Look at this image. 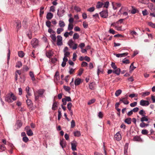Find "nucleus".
Wrapping results in <instances>:
<instances>
[{
	"mask_svg": "<svg viewBox=\"0 0 155 155\" xmlns=\"http://www.w3.org/2000/svg\"><path fill=\"white\" fill-rule=\"evenodd\" d=\"M31 42L32 47L34 48H35L38 45V41L36 38H34L32 40Z\"/></svg>",
	"mask_w": 155,
	"mask_h": 155,
	"instance_id": "20e7f679",
	"label": "nucleus"
},
{
	"mask_svg": "<svg viewBox=\"0 0 155 155\" xmlns=\"http://www.w3.org/2000/svg\"><path fill=\"white\" fill-rule=\"evenodd\" d=\"M10 95L11 99H12L13 101H15L16 100V97L13 94L11 93Z\"/></svg>",
	"mask_w": 155,
	"mask_h": 155,
	"instance_id": "79ce46f5",
	"label": "nucleus"
},
{
	"mask_svg": "<svg viewBox=\"0 0 155 155\" xmlns=\"http://www.w3.org/2000/svg\"><path fill=\"white\" fill-rule=\"evenodd\" d=\"M120 101L123 103L125 104H129V102L127 101V98L126 97H124L120 99Z\"/></svg>",
	"mask_w": 155,
	"mask_h": 155,
	"instance_id": "4468645a",
	"label": "nucleus"
},
{
	"mask_svg": "<svg viewBox=\"0 0 155 155\" xmlns=\"http://www.w3.org/2000/svg\"><path fill=\"white\" fill-rule=\"evenodd\" d=\"M51 23L49 21H47L46 22V25L48 28H50L51 26Z\"/></svg>",
	"mask_w": 155,
	"mask_h": 155,
	"instance_id": "49530a36",
	"label": "nucleus"
},
{
	"mask_svg": "<svg viewBox=\"0 0 155 155\" xmlns=\"http://www.w3.org/2000/svg\"><path fill=\"white\" fill-rule=\"evenodd\" d=\"M64 88L67 91H69L70 90V88L69 87L64 86Z\"/></svg>",
	"mask_w": 155,
	"mask_h": 155,
	"instance_id": "603ef678",
	"label": "nucleus"
},
{
	"mask_svg": "<svg viewBox=\"0 0 155 155\" xmlns=\"http://www.w3.org/2000/svg\"><path fill=\"white\" fill-rule=\"evenodd\" d=\"M95 8L94 7H92L87 9V11L90 12H92L94 11Z\"/></svg>",
	"mask_w": 155,
	"mask_h": 155,
	"instance_id": "4d7b16f0",
	"label": "nucleus"
},
{
	"mask_svg": "<svg viewBox=\"0 0 155 155\" xmlns=\"http://www.w3.org/2000/svg\"><path fill=\"white\" fill-rule=\"evenodd\" d=\"M109 4V2L107 1L105 2L104 3V7L107 8L108 7Z\"/></svg>",
	"mask_w": 155,
	"mask_h": 155,
	"instance_id": "0e129e2a",
	"label": "nucleus"
},
{
	"mask_svg": "<svg viewBox=\"0 0 155 155\" xmlns=\"http://www.w3.org/2000/svg\"><path fill=\"white\" fill-rule=\"evenodd\" d=\"M79 37V35L77 33H75L74 34L73 36V38L74 39H78Z\"/></svg>",
	"mask_w": 155,
	"mask_h": 155,
	"instance_id": "ea45409f",
	"label": "nucleus"
},
{
	"mask_svg": "<svg viewBox=\"0 0 155 155\" xmlns=\"http://www.w3.org/2000/svg\"><path fill=\"white\" fill-rule=\"evenodd\" d=\"M140 104L142 106H146L149 105V102L148 101L142 100L140 101Z\"/></svg>",
	"mask_w": 155,
	"mask_h": 155,
	"instance_id": "423d86ee",
	"label": "nucleus"
},
{
	"mask_svg": "<svg viewBox=\"0 0 155 155\" xmlns=\"http://www.w3.org/2000/svg\"><path fill=\"white\" fill-rule=\"evenodd\" d=\"M18 56L21 58L23 57L24 56V54L22 51H19L18 52Z\"/></svg>",
	"mask_w": 155,
	"mask_h": 155,
	"instance_id": "f704fd0d",
	"label": "nucleus"
},
{
	"mask_svg": "<svg viewBox=\"0 0 155 155\" xmlns=\"http://www.w3.org/2000/svg\"><path fill=\"white\" fill-rule=\"evenodd\" d=\"M71 149L73 151L76 150V147L77 146V143L76 141H74L73 143H71Z\"/></svg>",
	"mask_w": 155,
	"mask_h": 155,
	"instance_id": "1a4fd4ad",
	"label": "nucleus"
},
{
	"mask_svg": "<svg viewBox=\"0 0 155 155\" xmlns=\"http://www.w3.org/2000/svg\"><path fill=\"white\" fill-rule=\"evenodd\" d=\"M74 9L77 12H80L81 10L80 8L76 6L74 7Z\"/></svg>",
	"mask_w": 155,
	"mask_h": 155,
	"instance_id": "e2e57ef3",
	"label": "nucleus"
},
{
	"mask_svg": "<svg viewBox=\"0 0 155 155\" xmlns=\"http://www.w3.org/2000/svg\"><path fill=\"white\" fill-rule=\"evenodd\" d=\"M103 5L104 4L102 2H98L97 4L96 7L98 8H100L102 7Z\"/></svg>",
	"mask_w": 155,
	"mask_h": 155,
	"instance_id": "5701e85b",
	"label": "nucleus"
},
{
	"mask_svg": "<svg viewBox=\"0 0 155 155\" xmlns=\"http://www.w3.org/2000/svg\"><path fill=\"white\" fill-rule=\"evenodd\" d=\"M26 102L28 105L29 106H31V105H32V101L30 100L27 99L26 101Z\"/></svg>",
	"mask_w": 155,
	"mask_h": 155,
	"instance_id": "a19ab883",
	"label": "nucleus"
},
{
	"mask_svg": "<svg viewBox=\"0 0 155 155\" xmlns=\"http://www.w3.org/2000/svg\"><path fill=\"white\" fill-rule=\"evenodd\" d=\"M62 38L61 35H59L57 36V44L58 46H61L62 45Z\"/></svg>",
	"mask_w": 155,
	"mask_h": 155,
	"instance_id": "7ed1b4c3",
	"label": "nucleus"
},
{
	"mask_svg": "<svg viewBox=\"0 0 155 155\" xmlns=\"http://www.w3.org/2000/svg\"><path fill=\"white\" fill-rule=\"evenodd\" d=\"M114 138L117 141L120 140L121 138L120 134L119 132H117L114 136Z\"/></svg>",
	"mask_w": 155,
	"mask_h": 155,
	"instance_id": "9b49d317",
	"label": "nucleus"
},
{
	"mask_svg": "<svg viewBox=\"0 0 155 155\" xmlns=\"http://www.w3.org/2000/svg\"><path fill=\"white\" fill-rule=\"evenodd\" d=\"M29 75L31 78V80L33 81H35V76H34V75L33 72L32 71H30Z\"/></svg>",
	"mask_w": 155,
	"mask_h": 155,
	"instance_id": "bb28decb",
	"label": "nucleus"
},
{
	"mask_svg": "<svg viewBox=\"0 0 155 155\" xmlns=\"http://www.w3.org/2000/svg\"><path fill=\"white\" fill-rule=\"evenodd\" d=\"M22 66V63L20 61H18L16 65V67L19 68Z\"/></svg>",
	"mask_w": 155,
	"mask_h": 155,
	"instance_id": "c9c22d12",
	"label": "nucleus"
},
{
	"mask_svg": "<svg viewBox=\"0 0 155 155\" xmlns=\"http://www.w3.org/2000/svg\"><path fill=\"white\" fill-rule=\"evenodd\" d=\"M148 133V131L146 129L143 130L141 131V133L143 135L147 134Z\"/></svg>",
	"mask_w": 155,
	"mask_h": 155,
	"instance_id": "c03bdc74",
	"label": "nucleus"
},
{
	"mask_svg": "<svg viewBox=\"0 0 155 155\" xmlns=\"http://www.w3.org/2000/svg\"><path fill=\"white\" fill-rule=\"evenodd\" d=\"M114 70L113 71V73L116 74L117 75H119L120 73V69L119 68H117Z\"/></svg>",
	"mask_w": 155,
	"mask_h": 155,
	"instance_id": "aec40b11",
	"label": "nucleus"
},
{
	"mask_svg": "<svg viewBox=\"0 0 155 155\" xmlns=\"http://www.w3.org/2000/svg\"><path fill=\"white\" fill-rule=\"evenodd\" d=\"M53 52L51 50H49V51H47L46 53V56L50 58L51 56H53Z\"/></svg>",
	"mask_w": 155,
	"mask_h": 155,
	"instance_id": "f8f14e48",
	"label": "nucleus"
},
{
	"mask_svg": "<svg viewBox=\"0 0 155 155\" xmlns=\"http://www.w3.org/2000/svg\"><path fill=\"white\" fill-rule=\"evenodd\" d=\"M54 78L57 81L59 78V73L58 71L56 72L54 75Z\"/></svg>",
	"mask_w": 155,
	"mask_h": 155,
	"instance_id": "7c9ffc66",
	"label": "nucleus"
},
{
	"mask_svg": "<svg viewBox=\"0 0 155 155\" xmlns=\"http://www.w3.org/2000/svg\"><path fill=\"white\" fill-rule=\"evenodd\" d=\"M45 92V90L43 89H40L38 91L36 92V93L38 94L39 95L40 97H42L43 96V94Z\"/></svg>",
	"mask_w": 155,
	"mask_h": 155,
	"instance_id": "2eb2a0df",
	"label": "nucleus"
},
{
	"mask_svg": "<svg viewBox=\"0 0 155 155\" xmlns=\"http://www.w3.org/2000/svg\"><path fill=\"white\" fill-rule=\"evenodd\" d=\"M74 136L75 137H79L81 135V134L80 131H76L74 132Z\"/></svg>",
	"mask_w": 155,
	"mask_h": 155,
	"instance_id": "2f4dec72",
	"label": "nucleus"
},
{
	"mask_svg": "<svg viewBox=\"0 0 155 155\" xmlns=\"http://www.w3.org/2000/svg\"><path fill=\"white\" fill-rule=\"evenodd\" d=\"M5 100L9 103H11L13 102L10 96H6L5 98Z\"/></svg>",
	"mask_w": 155,
	"mask_h": 155,
	"instance_id": "a878e982",
	"label": "nucleus"
},
{
	"mask_svg": "<svg viewBox=\"0 0 155 155\" xmlns=\"http://www.w3.org/2000/svg\"><path fill=\"white\" fill-rule=\"evenodd\" d=\"M77 56V55L75 53H74L73 54V57L72 58V60L74 61H75L76 60Z\"/></svg>",
	"mask_w": 155,
	"mask_h": 155,
	"instance_id": "774afa93",
	"label": "nucleus"
},
{
	"mask_svg": "<svg viewBox=\"0 0 155 155\" xmlns=\"http://www.w3.org/2000/svg\"><path fill=\"white\" fill-rule=\"evenodd\" d=\"M27 134L28 136H31L33 134V133L31 129H29L26 131Z\"/></svg>",
	"mask_w": 155,
	"mask_h": 155,
	"instance_id": "473e14b6",
	"label": "nucleus"
},
{
	"mask_svg": "<svg viewBox=\"0 0 155 155\" xmlns=\"http://www.w3.org/2000/svg\"><path fill=\"white\" fill-rule=\"evenodd\" d=\"M122 62L124 64H128L130 63V61L128 59H126L125 58L122 61Z\"/></svg>",
	"mask_w": 155,
	"mask_h": 155,
	"instance_id": "58836bf2",
	"label": "nucleus"
},
{
	"mask_svg": "<svg viewBox=\"0 0 155 155\" xmlns=\"http://www.w3.org/2000/svg\"><path fill=\"white\" fill-rule=\"evenodd\" d=\"M100 14L102 18H106L108 16V13L107 10L103 11L100 13Z\"/></svg>",
	"mask_w": 155,
	"mask_h": 155,
	"instance_id": "39448f33",
	"label": "nucleus"
},
{
	"mask_svg": "<svg viewBox=\"0 0 155 155\" xmlns=\"http://www.w3.org/2000/svg\"><path fill=\"white\" fill-rule=\"evenodd\" d=\"M60 143L62 148H63L66 146V142L64 141V139H63L60 140Z\"/></svg>",
	"mask_w": 155,
	"mask_h": 155,
	"instance_id": "dca6fc26",
	"label": "nucleus"
},
{
	"mask_svg": "<svg viewBox=\"0 0 155 155\" xmlns=\"http://www.w3.org/2000/svg\"><path fill=\"white\" fill-rule=\"evenodd\" d=\"M137 104V102H134L132 103H131L130 104V105L131 107H135Z\"/></svg>",
	"mask_w": 155,
	"mask_h": 155,
	"instance_id": "13d9d810",
	"label": "nucleus"
},
{
	"mask_svg": "<svg viewBox=\"0 0 155 155\" xmlns=\"http://www.w3.org/2000/svg\"><path fill=\"white\" fill-rule=\"evenodd\" d=\"M142 13L143 15H144V16L147 15L148 14V12H147V10L146 9H145L144 10L142 11Z\"/></svg>",
	"mask_w": 155,
	"mask_h": 155,
	"instance_id": "6e6d98bb",
	"label": "nucleus"
},
{
	"mask_svg": "<svg viewBox=\"0 0 155 155\" xmlns=\"http://www.w3.org/2000/svg\"><path fill=\"white\" fill-rule=\"evenodd\" d=\"M59 25L61 28H63L65 26V24L63 21L60 20L59 21Z\"/></svg>",
	"mask_w": 155,
	"mask_h": 155,
	"instance_id": "cd10ccee",
	"label": "nucleus"
},
{
	"mask_svg": "<svg viewBox=\"0 0 155 155\" xmlns=\"http://www.w3.org/2000/svg\"><path fill=\"white\" fill-rule=\"evenodd\" d=\"M15 23L17 24L16 28L18 29H19L21 27V22L19 20H17L15 21Z\"/></svg>",
	"mask_w": 155,
	"mask_h": 155,
	"instance_id": "6ab92c4d",
	"label": "nucleus"
},
{
	"mask_svg": "<svg viewBox=\"0 0 155 155\" xmlns=\"http://www.w3.org/2000/svg\"><path fill=\"white\" fill-rule=\"evenodd\" d=\"M48 32L50 33V34H56V32H55L53 31L51 28H49V29H48Z\"/></svg>",
	"mask_w": 155,
	"mask_h": 155,
	"instance_id": "de8ad7c7",
	"label": "nucleus"
},
{
	"mask_svg": "<svg viewBox=\"0 0 155 155\" xmlns=\"http://www.w3.org/2000/svg\"><path fill=\"white\" fill-rule=\"evenodd\" d=\"M88 64L86 62L83 61L82 63L81 66L82 67H86L87 66Z\"/></svg>",
	"mask_w": 155,
	"mask_h": 155,
	"instance_id": "338daca9",
	"label": "nucleus"
},
{
	"mask_svg": "<svg viewBox=\"0 0 155 155\" xmlns=\"http://www.w3.org/2000/svg\"><path fill=\"white\" fill-rule=\"evenodd\" d=\"M149 125L148 124H145V123H141L140 124V126L141 128H143L145 127L148 126Z\"/></svg>",
	"mask_w": 155,
	"mask_h": 155,
	"instance_id": "c85d7f7f",
	"label": "nucleus"
},
{
	"mask_svg": "<svg viewBox=\"0 0 155 155\" xmlns=\"http://www.w3.org/2000/svg\"><path fill=\"white\" fill-rule=\"evenodd\" d=\"M95 101V99H93L90 100L88 102L87 104L88 105H90L94 103Z\"/></svg>",
	"mask_w": 155,
	"mask_h": 155,
	"instance_id": "37998d69",
	"label": "nucleus"
},
{
	"mask_svg": "<svg viewBox=\"0 0 155 155\" xmlns=\"http://www.w3.org/2000/svg\"><path fill=\"white\" fill-rule=\"evenodd\" d=\"M122 91L120 89L117 90L115 93V95L116 97L118 96L121 93Z\"/></svg>",
	"mask_w": 155,
	"mask_h": 155,
	"instance_id": "c756f323",
	"label": "nucleus"
},
{
	"mask_svg": "<svg viewBox=\"0 0 155 155\" xmlns=\"http://www.w3.org/2000/svg\"><path fill=\"white\" fill-rule=\"evenodd\" d=\"M23 140L25 143L27 142L29 140L28 138L26 136L23 137L22 138Z\"/></svg>",
	"mask_w": 155,
	"mask_h": 155,
	"instance_id": "3c124183",
	"label": "nucleus"
},
{
	"mask_svg": "<svg viewBox=\"0 0 155 155\" xmlns=\"http://www.w3.org/2000/svg\"><path fill=\"white\" fill-rule=\"evenodd\" d=\"M72 106V103L71 102L68 103L67 105V107L70 111V115L71 116L73 114L72 110H71V107Z\"/></svg>",
	"mask_w": 155,
	"mask_h": 155,
	"instance_id": "0eeeda50",
	"label": "nucleus"
},
{
	"mask_svg": "<svg viewBox=\"0 0 155 155\" xmlns=\"http://www.w3.org/2000/svg\"><path fill=\"white\" fill-rule=\"evenodd\" d=\"M69 68L70 70L69 71V73L70 74H72L74 72L75 69H73L72 68L69 67Z\"/></svg>",
	"mask_w": 155,
	"mask_h": 155,
	"instance_id": "bf43d9fd",
	"label": "nucleus"
},
{
	"mask_svg": "<svg viewBox=\"0 0 155 155\" xmlns=\"http://www.w3.org/2000/svg\"><path fill=\"white\" fill-rule=\"evenodd\" d=\"M22 125V123L21 120H17L16 123L15 125L14 126V130H16L20 128Z\"/></svg>",
	"mask_w": 155,
	"mask_h": 155,
	"instance_id": "f03ea898",
	"label": "nucleus"
},
{
	"mask_svg": "<svg viewBox=\"0 0 155 155\" xmlns=\"http://www.w3.org/2000/svg\"><path fill=\"white\" fill-rule=\"evenodd\" d=\"M128 54V53L127 52H125L122 54H115L116 56L117 57L119 58V57H125L127 56Z\"/></svg>",
	"mask_w": 155,
	"mask_h": 155,
	"instance_id": "ddd939ff",
	"label": "nucleus"
},
{
	"mask_svg": "<svg viewBox=\"0 0 155 155\" xmlns=\"http://www.w3.org/2000/svg\"><path fill=\"white\" fill-rule=\"evenodd\" d=\"M111 66L112 68L114 69H116L117 68V67L116 66L115 63L112 62L111 64Z\"/></svg>",
	"mask_w": 155,
	"mask_h": 155,
	"instance_id": "864d4df0",
	"label": "nucleus"
},
{
	"mask_svg": "<svg viewBox=\"0 0 155 155\" xmlns=\"http://www.w3.org/2000/svg\"><path fill=\"white\" fill-rule=\"evenodd\" d=\"M53 16V15L52 13L48 12L46 18L48 20H50L52 18Z\"/></svg>",
	"mask_w": 155,
	"mask_h": 155,
	"instance_id": "412c9836",
	"label": "nucleus"
},
{
	"mask_svg": "<svg viewBox=\"0 0 155 155\" xmlns=\"http://www.w3.org/2000/svg\"><path fill=\"white\" fill-rule=\"evenodd\" d=\"M73 42L72 40H70L68 41V45L70 46V48H71V46L73 45Z\"/></svg>",
	"mask_w": 155,
	"mask_h": 155,
	"instance_id": "680f3d73",
	"label": "nucleus"
},
{
	"mask_svg": "<svg viewBox=\"0 0 155 155\" xmlns=\"http://www.w3.org/2000/svg\"><path fill=\"white\" fill-rule=\"evenodd\" d=\"M89 87L90 89L91 90L94 89L95 87V83L93 82L91 83L89 85Z\"/></svg>",
	"mask_w": 155,
	"mask_h": 155,
	"instance_id": "b1692460",
	"label": "nucleus"
},
{
	"mask_svg": "<svg viewBox=\"0 0 155 155\" xmlns=\"http://www.w3.org/2000/svg\"><path fill=\"white\" fill-rule=\"evenodd\" d=\"M73 25L72 24L69 23L68 25V30L69 31L71 30L73 28Z\"/></svg>",
	"mask_w": 155,
	"mask_h": 155,
	"instance_id": "72a5a7b5",
	"label": "nucleus"
},
{
	"mask_svg": "<svg viewBox=\"0 0 155 155\" xmlns=\"http://www.w3.org/2000/svg\"><path fill=\"white\" fill-rule=\"evenodd\" d=\"M64 31V29L61 28H59L57 29V33L58 34H60L61 32Z\"/></svg>",
	"mask_w": 155,
	"mask_h": 155,
	"instance_id": "4c0bfd02",
	"label": "nucleus"
},
{
	"mask_svg": "<svg viewBox=\"0 0 155 155\" xmlns=\"http://www.w3.org/2000/svg\"><path fill=\"white\" fill-rule=\"evenodd\" d=\"M58 107V102H54L53 104L52 109L53 110L56 109Z\"/></svg>",
	"mask_w": 155,
	"mask_h": 155,
	"instance_id": "a211bd4d",
	"label": "nucleus"
},
{
	"mask_svg": "<svg viewBox=\"0 0 155 155\" xmlns=\"http://www.w3.org/2000/svg\"><path fill=\"white\" fill-rule=\"evenodd\" d=\"M98 116L100 118H102L103 116V114L101 112H99L98 113Z\"/></svg>",
	"mask_w": 155,
	"mask_h": 155,
	"instance_id": "5fc2aeb1",
	"label": "nucleus"
},
{
	"mask_svg": "<svg viewBox=\"0 0 155 155\" xmlns=\"http://www.w3.org/2000/svg\"><path fill=\"white\" fill-rule=\"evenodd\" d=\"M148 25L152 28H155V24L151 22H148Z\"/></svg>",
	"mask_w": 155,
	"mask_h": 155,
	"instance_id": "e433bc0d",
	"label": "nucleus"
},
{
	"mask_svg": "<svg viewBox=\"0 0 155 155\" xmlns=\"http://www.w3.org/2000/svg\"><path fill=\"white\" fill-rule=\"evenodd\" d=\"M81 83V79L79 78H77L75 79L74 81V84L75 85H78Z\"/></svg>",
	"mask_w": 155,
	"mask_h": 155,
	"instance_id": "4be33fe9",
	"label": "nucleus"
},
{
	"mask_svg": "<svg viewBox=\"0 0 155 155\" xmlns=\"http://www.w3.org/2000/svg\"><path fill=\"white\" fill-rule=\"evenodd\" d=\"M84 70L83 68H80L79 70V73L78 74V75L81 76V74L83 73Z\"/></svg>",
	"mask_w": 155,
	"mask_h": 155,
	"instance_id": "052dcab7",
	"label": "nucleus"
},
{
	"mask_svg": "<svg viewBox=\"0 0 155 155\" xmlns=\"http://www.w3.org/2000/svg\"><path fill=\"white\" fill-rule=\"evenodd\" d=\"M64 98L67 101L70 102L71 101V99L70 97L66 96Z\"/></svg>",
	"mask_w": 155,
	"mask_h": 155,
	"instance_id": "69168bd1",
	"label": "nucleus"
},
{
	"mask_svg": "<svg viewBox=\"0 0 155 155\" xmlns=\"http://www.w3.org/2000/svg\"><path fill=\"white\" fill-rule=\"evenodd\" d=\"M65 11L64 8L63 9L62 7H60V8L58 10L57 15L59 17H62L64 15Z\"/></svg>",
	"mask_w": 155,
	"mask_h": 155,
	"instance_id": "f257e3e1",
	"label": "nucleus"
},
{
	"mask_svg": "<svg viewBox=\"0 0 155 155\" xmlns=\"http://www.w3.org/2000/svg\"><path fill=\"white\" fill-rule=\"evenodd\" d=\"M133 140L134 141L141 142L142 141V140L140 137L138 136H134L133 139Z\"/></svg>",
	"mask_w": 155,
	"mask_h": 155,
	"instance_id": "6e6552de",
	"label": "nucleus"
},
{
	"mask_svg": "<svg viewBox=\"0 0 155 155\" xmlns=\"http://www.w3.org/2000/svg\"><path fill=\"white\" fill-rule=\"evenodd\" d=\"M139 114L141 115L142 116H143V115H144L145 114V111L143 110H141L139 112Z\"/></svg>",
	"mask_w": 155,
	"mask_h": 155,
	"instance_id": "a18cd8bd",
	"label": "nucleus"
},
{
	"mask_svg": "<svg viewBox=\"0 0 155 155\" xmlns=\"http://www.w3.org/2000/svg\"><path fill=\"white\" fill-rule=\"evenodd\" d=\"M148 117L147 116L145 115H143V116H142V117L140 118V121L141 122V123H144V122L145 121H148Z\"/></svg>",
	"mask_w": 155,
	"mask_h": 155,
	"instance_id": "9d476101",
	"label": "nucleus"
},
{
	"mask_svg": "<svg viewBox=\"0 0 155 155\" xmlns=\"http://www.w3.org/2000/svg\"><path fill=\"white\" fill-rule=\"evenodd\" d=\"M34 95L35 100L36 101L38 100V99L39 97H40V96L37 93H35Z\"/></svg>",
	"mask_w": 155,
	"mask_h": 155,
	"instance_id": "09e8293b",
	"label": "nucleus"
},
{
	"mask_svg": "<svg viewBox=\"0 0 155 155\" xmlns=\"http://www.w3.org/2000/svg\"><path fill=\"white\" fill-rule=\"evenodd\" d=\"M124 122L128 124H130L131 122V119L130 117L127 118L125 119Z\"/></svg>",
	"mask_w": 155,
	"mask_h": 155,
	"instance_id": "393cba45",
	"label": "nucleus"
},
{
	"mask_svg": "<svg viewBox=\"0 0 155 155\" xmlns=\"http://www.w3.org/2000/svg\"><path fill=\"white\" fill-rule=\"evenodd\" d=\"M75 126V122L74 120H72L71 122V128H73Z\"/></svg>",
	"mask_w": 155,
	"mask_h": 155,
	"instance_id": "8fccbe9b",
	"label": "nucleus"
},
{
	"mask_svg": "<svg viewBox=\"0 0 155 155\" xmlns=\"http://www.w3.org/2000/svg\"><path fill=\"white\" fill-rule=\"evenodd\" d=\"M50 37L52 40V42H54L56 41L57 37H56L55 34H51Z\"/></svg>",
	"mask_w": 155,
	"mask_h": 155,
	"instance_id": "f3484780",
	"label": "nucleus"
}]
</instances>
